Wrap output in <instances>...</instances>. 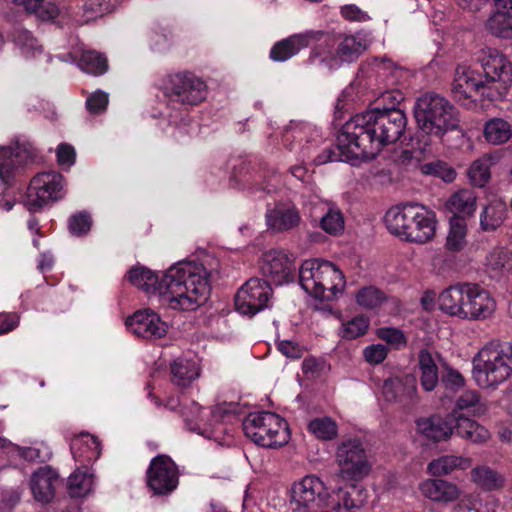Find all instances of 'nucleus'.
<instances>
[{
	"mask_svg": "<svg viewBox=\"0 0 512 512\" xmlns=\"http://www.w3.org/2000/svg\"><path fill=\"white\" fill-rule=\"evenodd\" d=\"M330 491L325 482L314 474L294 481L289 488V507L292 512H319L327 507Z\"/></svg>",
	"mask_w": 512,
	"mask_h": 512,
	"instance_id": "9b49d317",
	"label": "nucleus"
},
{
	"mask_svg": "<svg viewBox=\"0 0 512 512\" xmlns=\"http://www.w3.org/2000/svg\"><path fill=\"white\" fill-rule=\"evenodd\" d=\"M58 482L57 473L50 467H42L31 477V490L35 500L48 503L54 497L55 485Z\"/></svg>",
	"mask_w": 512,
	"mask_h": 512,
	"instance_id": "7c9ffc66",
	"label": "nucleus"
},
{
	"mask_svg": "<svg viewBox=\"0 0 512 512\" xmlns=\"http://www.w3.org/2000/svg\"><path fill=\"white\" fill-rule=\"evenodd\" d=\"M376 72L383 76H391L394 77L398 71V67L395 63L387 58H374L370 62Z\"/></svg>",
	"mask_w": 512,
	"mask_h": 512,
	"instance_id": "bf43d9fd",
	"label": "nucleus"
},
{
	"mask_svg": "<svg viewBox=\"0 0 512 512\" xmlns=\"http://www.w3.org/2000/svg\"><path fill=\"white\" fill-rule=\"evenodd\" d=\"M127 329L137 337L144 339L162 338L168 331V325L152 310L136 311L126 319Z\"/></svg>",
	"mask_w": 512,
	"mask_h": 512,
	"instance_id": "412c9836",
	"label": "nucleus"
},
{
	"mask_svg": "<svg viewBox=\"0 0 512 512\" xmlns=\"http://www.w3.org/2000/svg\"><path fill=\"white\" fill-rule=\"evenodd\" d=\"M322 39L326 43L333 42L332 36L323 30H308L303 33L294 34L276 43L270 51V57L274 61H286L296 55L301 49Z\"/></svg>",
	"mask_w": 512,
	"mask_h": 512,
	"instance_id": "6ab92c4d",
	"label": "nucleus"
},
{
	"mask_svg": "<svg viewBox=\"0 0 512 512\" xmlns=\"http://www.w3.org/2000/svg\"><path fill=\"white\" fill-rule=\"evenodd\" d=\"M72 455L79 462H93L100 456V444L96 437L82 433L76 436L70 444Z\"/></svg>",
	"mask_w": 512,
	"mask_h": 512,
	"instance_id": "72a5a7b5",
	"label": "nucleus"
},
{
	"mask_svg": "<svg viewBox=\"0 0 512 512\" xmlns=\"http://www.w3.org/2000/svg\"><path fill=\"white\" fill-rule=\"evenodd\" d=\"M19 324V316L15 313H0V335L14 330Z\"/></svg>",
	"mask_w": 512,
	"mask_h": 512,
	"instance_id": "e2e57ef3",
	"label": "nucleus"
},
{
	"mask_svg": "<svg viewBox=\"0 0 512 512\" xmlns=\"http://www.w3.org/2000/svg\"><path fill=\"white\" fill-rule=\"evenodd\" d=\"M439 309L453 317L469 321H483L496 310L491 293L477 283L460 282L444 289L438 295Z\"/></svg>",
	"mask_w": 512,
	"mask_h": 512,
	"instance_id": "7ed1b4c3",
	"label": "nucleus"
},
{
	"mask_svg": "<svg viewBox=\"0 0 512 512\" xmlns=\"http://www.w3.org/2000/svg\"><path fill=\"white\" fill-rule=\"evenodd\" d=\"M15 453L27 461L45 462L50 460L52 452L44 443H35L31 447L14 446Z\"/></svg>",
	"mask_w": 512,
	"mask_h": 512,
	"instance_id": "3c124183",
	"label": "nucleus"
},
{
	"mask_svg": "<svg viewBox=\"0 0 512 512\" xmlns=\"http://www.w3.org/2000/svg\"><path fill=\"white\" fill-rule=\"evenodd\" d=\"M416 427L418 433L434 442L445 441L453 434L450 413L445 418L438 415L421 418L417 420Z\"/></svg>",
	"mask_w": 512,
	"mask_h": 512,
	"instance_id": "c756f323",
	"label": "nucleus"
},
{
	"mask_svg": "<svg viewBox=\"0 0 512 512\" xmlns=\"http://www.w3.org/2000/svg\"><path fill=\"white\" fill-rule=\"evenodd\" d=\"M388 355V348L383 344H372L364 348L363 357L371 365L382 363Z\"/></svg>",
	"mask_w": 512,
	"mask_h": 512,
	"instance_id": "4d7b16f0",
	"label": "nucleus"
},
{
	"mask_svg": "<svg viewBox=\"0 0 512 512\" xmlns=\"http://www.w3.org/2000/svg\"><path fill=\"white\" fill-rule=\"evenodd\" d=\"M245 435L264 448H277L289 441L286 421L272 412L250 413L243 421Z\"/></svg>",
	"mask_w": 512,
	"mask_h": 512,
	"instance_id": "1a4fd4ad",
	"label": "nucleus"
},
{
	"mask_svg": "<svg viewBox=\"0 0 512 512\" xmlns=\"http://www.w3.org/2000/svg\"><path fill=\"white\" fill-rule=\"evenodd\" d=\"M91 218L86 212H79L72 215L68 221V227L71 234L82 236L89 232L91 228Z\"/></svg>",
	"mask_w": 512,
	"mask_h": 512,
	"instance_id": "6e6d98bb",
	"label": "nucleus"
},
{
	"mask_svg": "<svg viewBox=\"0 0 512 512\" xmlns=\"http://www.w3.org/2000/svg\"><path fill=\"white\" fill-rule=\"evenodd\" d=\"M369 327V319L363 315L356 316L342 324L340 335L345 339H356L364 335Z\"/></svg>",
	"mask_w": 512,
	"mask_h": 512,
	"instance_id": "8fccbe9b",
	"label": "nucleus"
},
{
	"mask_svg": "<svg viewBox=\"0 0 512 512\" xmlns=\"http://www.w3.org/2000/svg\"><path fill=\"white\" fill-rule=\"evenodd\" d=\"M473 378L480 388H496L512 374V346L490 343L474 356Z\"/></svg>",
	"mask_w": 512,
	"mask_h": 512,
	"instance_id": "6e6552de",
	"label": "nucleus"
},
{
	"mask_svg": "<svg viewBox=\"0 0 512 512\" xmlns=\"http://www.w3.org/2000/svg\"><path fill=\"white\" fill-rule=\"evenodd\" d=\"M272 296L270 284L263 279L251 278L237 291L236 310L247 316H253L268 307Z\"/></svg>",
	"mask_w": 512,
	"mask_h": 512,
	"instance_id": "4468645a",
	"label": "nucleus"
},
{
	"mask_svg": "<svg viewBox=\"0 0 512 512\" xmlns=\"http://www.w3.org/2000/svg\"><path fill=\"white\" fill-rule=\"evenodd\" d=\"M32 158L30 146L18 141L7 147H0V179L8 182L12 171Z\"/></svg>",
	"mask_w": 512,
	"mask_h": 512,
	"instance_id": "5701e85b",
	"label": "nucleus"
},
{
	"mask_svg": "<svg viewBox=\"0 0 512 512\" xmlns=\"http://www.w3.org/2000/svg\"><path fill=\"white\" fill-rule=\"evenodd\" d=\"M326 213L321 217L320 226L328 234L338 235L344 230V217L340 209L325 203Z\"/></svg>",
	"mask_w": 512,
	"mask_h": 512,
	"instance_id": "c03bdc74",
	"label": "nucleus"
},
{
	"mask_svg": "<svg viewBox=\"0 0 512 512\" xmlns=\"http://www.w3.org/2000/svg\"><path fill=\"white\" fill-rule=\"evenodd\" d=\"M473 409L474 413L481 414L484 407L480 402L479 394L475 390L463 392L456 401L455 408L452 411L461 413L462 410Z\"/></svg>",
	"mask_w": 512,
	"mask_h": 512,
	"instance_id": "603ef678",
	"label": "nucleus"
},
{
	"mask_svg": "<svg viewBox=\"0 0 512 512\" xmlns=\"http://www.w3.org/2000/svg\"><path fill=\"white\" fill-rule=\"evenodd\" d=\"M382 394L389 402L412 404L417 398L415 378L412 375L389 378L383 383Z\"/></svg>",
	"mask_w": 512,
	"mask_h": 512,
	"instance_id": "4be33fe9",
	"label": "nucleus"
},
{
	"mask_svg": "<svg viewBox=\"0 0 512 512\" xmlns=\"http://www.w3.org/2000/svg\"><path fill=\"white\" fill-rule=\"evenodd\" d=\"M418 368L422 388L427 392L433 391L439 383V373L438 367L428 351H420Z\"/></svg>",
	"mask_w": 512,
	"mask_h": 512,
	"instance_id": "4c0bfd02",
	"label": "nucleus"
},
{
	"mask_svg": "<svg viewBox=\"0 0 512 512\" xmlns=\"http://www.w3.org/2000/svg\"><path fill=\"white\" fill-rule=\"evenodd\" d=\"M467 224L465 219L451 217L450 229L447 235L446 246L451 251H459L466 245Z\"/></svg>",
	"mask_w": 512,
	"mask_h": 512,
	"instance_id": "79ce46f5",
	"label": "nucleus"
},
{
	"mask_svg": "<svg viewBox=\"0 0 512 512\" xmlns=\"http://www.w3.org/2000/svg\"><path fill=\"white\" fill-rule=\"evenodd\" d=\"M322 368L321 363L315 358H306L302 362V370L306 375H315Z\"/></svg>",
	"mask_w": 512,
	"mask_h": 512,
	"instance_id": "338daca9",
	"label": "nucleus"
},
{
	"mask_svg": "<svg viewBox=\"0 0 512 512\" xmlns=\"http://www.w3.org/2000/svg\"><path fill=\"white\" fill-rule=\"evenodd\" d=\"M414 117L420 131L440 139L459 126L456 108L436 93H425L416 100Z\"/></svg>",
	"mask_w": 512,
	"mask_h": 512,
	"instance_id": "423d86ee",
	"label": "nucleus"
},
{
	"mask_svg": "<svg viewBox=\"0 0 512 512\" xmlns=\"http://www.w3.org/2000/svg\"><path fill=\"white\" fill-rule=\"evenodd\" d=\"M210 273L196 261H180L161 277L144 266L127 273L128 281L149 295H155L173 310L193 311L206 302L210 293Z\"/></svg>",
	"mask_w": 512,
	"mask_h": 512,
	"instance_id": "f03ea898",
	"label": "nucleus"
},
{
	"mask_svg": "<svg viewBox=\"0 0 512 512\" xmlns=\"http://www.w3.org/2000/svg\"><path fill=\"white\" fill-rule=\"evenodd\" d=\"M356 302L365 309H375L387 301L385 293L375 286L360 288L355 295Z\"/></svg>",
	"mask_w": 512,
	"mask_h": 512,
	"instance_id": "37998d69",
	"label": "nucleus"
},
{
	"mask_svg": "<svg viewBox=\"0 0 512 512\" xmlns=\"http://www.w3.org/2000/svg\"><path fill=\"white\" fill-rule=\"evenodd\" d=\"M299 283L310 296L321 301H331L345 288L342 271L332 262L307 259L299 268Z\"/></svg>",
	"mask_w": 512,
	"mask_h": 512,
	"instance_id": "0eeeda50",
	"label": "nucleus"
},
{
	"mask_svg": "<svg viewBox=\"0 0 512 512\" xmlns=\"http://www.w3.org/2000/svg\"><path fill=\"white\" fill-rule=\"evenodd\" d=\"M335 463L338 468L336 476L347 482L362 481L370 475L373 467L363 443L357 438L345 439L337 445Z\"/></svg>",
	"mask_w": 512,
	"mask_h": 512,
	"instance_id": "9d476101",
	"label": "nucleus"
},
{
	"mask_svg": "<svg viewBox=\"0 0 512 512\" xmlns=\"http://www.w3.org/2000/svg\"><path fill=\"white\" fill-rule=\"evenodd\" d=\"M181 414L191 431H198L199 434L207 438L217 439L215 431L210 430L206 423V416L212 415L213 419L218 421L221 417V412L218 408L210 411L200 407L196 402H191L188 407H184L181 410Z\"/></svg>",
	"mask_w": 512,
	"mask_h": 512,
	"instance_id": "a878e982",
	"label": "nucleus"
},
{
	"mask_svg": "<svg viewBox=\"0 0 512 512\" xmlns=\"http://www.w3.org/2000/svg\"><path fill=\"white\" fill-rule=\"evenodd\" d=\"M484 265L491 279H502L512 272V253L502 247L494 248L486 256Z\"/></svg>",
	"mask_w": 512,
	"mask_h": 512,
	"instance_id": "2f4dec72",
	"label": "nucleus"
},
{
	"mask_svg": "<svg viewBox=\"0 0 512 512\" xmlns=\"http://www.w3.org/2000/svg\"><path fill=\"white\" fill-rule=\"evenodd\" d=\"M407 118L400 109H375L355 115L337 136L339 156L318 157L317 164L344 161L353 165L375 158L384 146L395 143L405 132Z\"/></svg>",
	"mask_w": 512,
	"mask_h": 512,
	"instance_id": "f257e3e1",
	"label": "nucleus"
},
{
	"mask_svg": "<svg viewBox=\"0 0 512 512\" xmlns=\"http://www.w3.org/2000/svg\"><path fill=\"white\" fill-rule=\"evenodd\" d=\"M490 156L484 155L476 159L468 170V176L474 186L483 187L490 179Z\"/></svg>",
	"mask_w": 512,
	"mask_h": 512,
	"instance_id": "de8ad7c7",
	"label": "nucleus"
},
{
	"mask_svg": "<svg viewBox=\"0 0 512 512\" xmlns=\"http://www.w3.org/2000/svg\"><path fill=\"white\" fill-rule=\"evenodd\" d=\"M147 484L155 494L159 495L168 494L176 489L178 470L170 457L158 455L151 460L147 471Z\"/></svg>",
	"mask_w": 512,
	"mask_h": 512,
	"instance_id": "f3484780",
	"label": "nucleus"
},
{
	"mask_svg": "<svg viewBox=\"0 0 512 512\" xmlns=\"http://www.w3.org/2000/svg\"><path fill=\"white\" fill-rule=\"evenodd\" d=\"M388 231L401 240L424 244L431 241L436 232V215L416 203L391 207L384 216Z\"/></svg>",
	"mask_w": 512,
	"mask_h": 512,
	"instance_id": "20e7f679",
	"label": "nucleus"
},
{
	"mask_svg": "<svg viewBox=\"0 0 512 512\" xmlns=\"http://www.w3.org/2000/svg\"><path fill=\"white\" fill-rule=\"evenodd\" d=\"M64 194L63 176L55 171L42 172L32 178L24 204L30 212H36L58 201Z\"/></svg>",
	"mask_w": 512,
	"mask_h": 512,
	"instance_id": "ddd939ff",
	"label": "nucleus"
},
{
	"mask_svg": "<svg viewBox=\"0 0 512 512\" xmlns=\"http://www.w3.org/2000/svg\"><path fill=\"white\" fill-rule=\"evenodd\" d=\"M338 503L337 512H359L367 503L368 490L365 486L352 482L336 491Z\"/></svg>",
	"mask_w": 512,
	"mask_h": 512,
	"instance_id": "c85d7f7f",
	"label": "nucleus"
},
{
	"mask_svg": "<svg viewBox=\"0 0 512 512\" xmlns=\"http://www.w3.org/2000/svg\"><path fill=\"white\" fill-rule=\"evenodd\" d=\"M470 468V482L482 491H500L505 487V476L488 464H477Z\"/></svg>",
	"mask_w": 512,
	"mask_h": 512,
	"instance_id": "cd10ccee",
	"label": "nucleus"
},
{
	"mask_svg": "<svg viewBox=\"0 0 512 512\" xmlns=\"http://www.w3.org/2000/svg\"><path fill=\"white\" fill-rule=\"evenodd\" d=\"M170 369L173 383L180 388L190 386L200 376L199 361L196 358L179 357L171 363Z\"/></svg>",
	"mask_w": 512,
	"mask_h": 512,
	"instance_id": "473e14b6",
	"label": "nucleus"
},
{
	"mask_svg": "<svg viewBox=\"0 0 512 512\" xmlns=\"http://www.w3.org/2000/svg\"><path fill=\"white\" fill-rule=\"evenodd\" d=\"M491 89L483 74L470 65L460 64L456 67L452 82V93L458 101L472 99L475 96L488 99L487 92Z\"/></svg>",
	"mask_w": 512,
	"mask_h": 512,
	"instance_id": "dca6fc26",
	"label": "nucleus"
},
{
	"mask_svg": "<svg viewBox=\"0 0 512 512\" xmlns=\"http://www.w3.org/2000/svg\"><path fill=\"white\" fill-rule=\"evenodd\" d=\"M86 6L89 10L94 12L96 16L103 15L104 13L109 11L108 5L103 4L102 0H88Z\"/></svg>",
	"mask_w": 512,
	"mask_h": 512,
	"instance_id": "774afa93",
	"label": "nucleus"
},
{
	"mask_svg": "<svg viewBox=\"0 0 512 512\" xmlns=\"http://www.w3.org/2000/svg\"><path fill=\"white\" fill-rule=\"evenodd\" d=\"M206 88V84L199 77L191 73H182L170 78L165 94L171 102L197 105L206 99Z\"/></svg>",
	"mask_w": 512,
	"mask_h": 512,
	"instance_id": "2eb2a0df",
	"label": "nucleus"
},
{
	"mask_svg": "<svg viewBox=\"0 0 512 512\" xmlns=\"http://www.w3.org/2000/svg\"><path fill=\"white\" fill-rule=\"evenodd\" d=\"M487 29L502 38H512V16L494 12L487 21Z\"/></svg>",
	"mask_w": 512,
	"mask_h": 512,
	"instance_id": "09e8293b",
	"label": "nucleus"
},
{
	"mask_svg": "<svg viewBox=\"0 0 512 512\" xmlns=\"http://www.w3.org/2000/svg\"><path fill=\"white\" fill-rule=\"evenodd\" d=\"M476 195L469 189H461L452 194L446 202V208L453 214L452 217L472 216L476 210Z\"/></svg>",
	"mask_w": 512,
	"mask_h": 512,
	"instance_id": "e433bc0d",
	"label": "nucleus"
},
{
	"mask_svg": "<svg viewBox=\"0 0 512 512\" xmlns=\"http://www.w3.org/2000/svg\"><path fill=\"white\" fill-rule=\"evenodd\" d=\"M294 258L284 250L271 249L262 256L260 270L268 281L282 285L293 278Z\"/></svg>",
	"mask_w": 512,
	"mask_h": 512,
	"instance_id": "a211bd4d",
	"label": "nucleus"
},
{
	"mask_svg": "<svg viewBox=\"0 0 512 512\" xmlns=\"http://www.w3.org/2000/svg\"><path fill=\"white\" fill-rule=\"evenodd\" d=\"M478 62L483 69V77L492 88L488 100L494 101L505 96L512 83V65L499 50L486 47L480 50Z\"/></svg>",
	"mask_w": 512,
	"mask_h": 512,
	"instance_id": "f8f14e48",
	"label": "nucleus"
},
{
	"mask_svg": "<svg viewBox=\"0 0 512 512\" xmlns=\"http://www.w3.org/2000/svg\"><path fill=\"white\" fill-rule=\"evenodd\" d=\"M441 383L446 390L457 392L464 387L465 379L458 370L446 366L441 374Z\"/></svg>",
	"mask_w": 512,
	"mask_h": 512,
	"instance_id": "5fc2aeb1",
	"label": "nucleus"
},
{
	"mask_svg": "<svg viewBox=\"0 0 512 512\" xmlns=\"http://www.w3.org/2000/svg\"><path fill=\"white\" fill-rule=\"evenodd\" d=\"M341 15L348 21L365 22L370 19L365 11L353 4L342 6Z\"/></svg>",
	"mask_w": 512,
	"mask_h": 512,
	"instance_id": "052dcab7",
	"label": "nucleus"
},
{
	"mask_svg": "<svg viewBox=\"0 0 512 512\" xmlns=\"http://www.w3.org/2000/svg\"><path fill=\"white\" fill-rule=\"evenodd\" d=\"M78 66L86 73L101 75L107 70V60L95 51H84L79 59Z\"/></svg>",
	"mask_w": 512,
	"mask_h": 512,
	"instance_id": "49530a36",
	"label": "nucleus"
},
{
	"mask_svg": "<svg viewBox=\"0 0 512 512\" xmlns=\"http://www.w3.org/2000/svg\"><path fill=\"white\" fill-rule=\"evenodd\" d=\"M472 466V459L464 456L444 455L432 460L427 472L435 477L447 476L455 470H467Z\"/></svg>",
	"mask_w": 512,
	"mask_h": 512,
	"instance_id": "f704fd0d",
	"label": "nucleus"
},
{
	"mask_svg": "<svg viewBox=\"0 0 512 512\" xmlns=\"http://www.w3.org/2000/svg\"><path fill=\"white\" fill-rule=\"evenodd\" d=\"M278 348L283 355L290 358H299L302 355L300 346L291 341L280 342Z\"/></svg>",
	"mask_w": 512,
	"mask_h": 512,
	"instance_id": "69168bd1",
	"label": "nucleus"
},
{
	"mask_svg": "<svg viewBox=\"0 0 512 512\" xmlns=\"http://www.w3.org/2000/svg\"><path fill=\"white\" fill-rule=\"evenodd\" d=\"M418 490L423 498L442 505H455L466 495L458 484L440 477L421 481Z\"/></svg>",
	"mask_w": 512,
	"mask_h": 512,
	"instance_id": "aec40b11",
	"label": "nucleus"
},
{
	"mask_svg": "<svg viewBox=\"0 0 512 512\" xmlns=\"http://www.w3.org/2000/svg\"><path fill=\"white\" fill-rule=\"evenodd\" d=\"M507 206L501 199L490 201L480 213V227L485 232L495 231L506 219Z\"/></svg>",
	"mask_w": 512,
	"mask_h": 512,
	"instance_id": "c9c22d12",
	"label": "nucleus"
},
{
	"mask_svg": "<svg viewBox=\"0 0 512 512\" xmlns=\"http://www.w3.org/2000/svg\"><path fill=\"white\" fill-rule=\"evenodd\" d=\"M512 136L511 125L502 118H492L485 123L484 137L494 145L507 142Z\"/></svg>",
	"mask_w": 512,
	"mask_h": 512,
	"instance_id": "a19ab883",
	"label": "nucleus"
},
{
	"mask_svg": "<svg viewBox=\"0 0 512 512\" xmlns=\"http://www.w3.org/2000/svg\"><path fill=\"white\" fill-rule=\"evenodd\" d=\"M451 426L453 433L475 444H483L490 438L489 431L476 421L465 417L457 411L450 412Z\"/></svg>",
	"mask_w": 512,
	"mask_h": 512,
	"instance_id": "b1692460",
	"label": "nucleus"
},
{
	"mask_svg": "<svg viewBox=\"0 0 512 512\" xmlns=\"http://www.w3.org/2000/svg\"><path fill=\"white\" fill-rule=\"evenodd\" d=\"M301 216L292 204H277L266 213L267 226L276 232H285L299 226Z\"/></svg>",
	"mask_w": 512,
	"mask_h": 512,
	"instance_id": "393cba45",
	"label": "nucleus"
},
{
	"mask_svg": "<svg viewBox=\"0 0 512 512\" xmlns=\"http://www.w3.org/2000/svg\"><path fill=\"white\" fill-rule=\"evenodd\" d=\"M108 101V94L99 90L86 99V107L91 114H98L106 110Z\"/></svg>",
	"mask_w": 512,
	"mask_h": 512,
	"instance_id": "13d9d810",
	"label": "nucleus"
},
{
	"mask_svg": "<svg viewBox=\"0 0 512 512\" xmlns=\"http://www.w3.org/2000/svg\"><path fill=\"white\" fill-rule=\"evenodd\" d=\"M307 429L316 439L321 441H331L338 436V424L329 416L311 419Z\"/></svg>",
	"mask_w": 512,
	"mask_h": 512,
	"instance_id": "ea45409f",
	"label": "nucleus"
},
{
	"mask_svg": "<svg viewBox=\"0 0 512 512\" xmlns=\"http://www.w3.org/2000/svg\"><path fill=\"white\" fill-rule=\"evenodd\" d=\"M424 149L405 150L402 154L403 162L415 160V167L424 175L436 176L445 182H452L456 178V171L446 162L436 160L428 163H421V155Z\"/></svg>",
	"mask_w": 512,
	"mask_h": 512,
	"instance_id": "bb28decb",
	"label": "nucleus"
},
{
	"mask_svg": "<svg viewBox=\"0 0 512 512\" xmlns=\"http://www.w3.org/2000/svg\"><path fill=\"white\" fill-rule=\"evenodd\" d=\"M94 485V474L91 471L77 469L69 477L68 491L71 497H85L93 491Z\"/></svg>",
	"mask_w": 512,
	"mask_h": 512,
	"instance_id": "58836bf2",
	"label": "nucleus"
},
{
	"mask_svg": "<svg viewBox=\"0 0 512 512\" xmlns=\"http://www.w3.org/2000/svg\"><path fill=\"white\" fill-rule=\"evenodd\" d=\"M333 38L332 43L324 39L319 41L311 52L310 62L332 71L343 64L356 61L371 44L370 33L358 31L354 34H334L327 32Z\"/></svg>",
	"mask_w": 512,
	"mask_h": 512,
	"instance_id": "39448f33",
	"label": "nucleus"
},
{
	"mask_svg": "<svg viewBox=\"0 0 512 512\" xmlns=\"http://www.w3.org/2000/svg\"><path fill=\"white\" fill-rule=\"evenodd\" d=\"M57 161L61 166H72L75 162V150L68 144H61L57 148Z\"/></svg>",
	"mask_w": 512,
	"mask_h": 512,
	"instance_id": "680f3d73",
	"label": "nucleus"
},
{
	"mask_svg": "<svg viewBox=\"0 0 512 512\" xmlns=\"http://www.w3.org/2000/svg\"><path fill=\"white\" fill-rule=\"evenodd\" d=\"M13 41L26 58H35L42 54L37 40L27 30L18 29L13 33Z\"/></svg>",
	"mask_w": 512,
	"mask_h": 512,
	"instance_id": "a18cd8bd",
	"label": "nucleus"
},
{
	"mask_svg": "<svg viewBox=\"0 0 512 512\" xmlns=\"http://www.w3.org/2000/svg\"><path fill=\"white\" fill-rule=\"evenodd\" d=\"M376 336L394 349H401L407 344V339L404 333L398 328H379L376 330Z\"/></svg>",
	"mask_w": 512,
	"mask_h": 512,
	"instance_id": "864d4df0",
	"label": "nucleus"
},
{
	"mask_svg": "<svg viewBox=\"0 0 512 512\" xmlns=\"http://www.w3.org/2000/svg\"><path fill=\"white\" fill-rule=\"evenodd\" d=\"M451 512H477L476 498L473 495H465L458 503L452 506Z\"/></svg>",
	"mask_w": 512,
	"mask_h": 512,
	"instance_id": "0e129e2a",
	"label": "nucleus"
}]
</instances>
